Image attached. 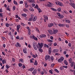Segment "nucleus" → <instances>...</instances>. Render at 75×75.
I'll list each match as a JSON object with an SVG mask.
<instances>
[{
  "instance_id": "1",
  "label": "nucleus",
  "mask_w": 75,
  "mask_h": 75,
  "mask_svg": "<svg viewBox=\"0 0 75 75\" xmlns=\"http://www.w3.org/2000/svg\"><path fill=\"white\" fill-rule=\"evenodd\" d=\"M45 59L46 61L48 60L49 61H51V56L48 55H46L45 57Z\"/></svg>"
},
{
  "instance_id": "2",
  "label": "nucleus",
  "mask_w": 75,
  "mask_h": 75,
  "mask_svg": "<svg viewBox=\"0 0 75 75\" xmlns=\"http://www.w3.org/2000/svg\"><path fill=\"white\" fill-rule=\"evenodd\" d=\"M55 3L57 5H58L60 6H61V7H62V6H63V4L62 2H61L57 1V2H55Z\"/></svg>"
},
{
  "instance_id": "3",
  "label": "nucleus",
  "mask_w": 75,
  "mask_h": 75,
  "mask_svg": "<svg viewBox=\"0 0 75 75\" xmlns=\"http://www.w3.org/2000/svg\"><path fill=\"white\" fill-rule=\"evenodd\" d=\"M57 14L58 15V16L61 18H63L64 17V16L62 15L59 12H57Z\"/></svg>"
},
{
  "instance_id": "4",
  "label": "nucleus",
  "mask_w": 75,
  "mask_h": 75,
  "mask_svg": "<svg viewBox=\"0 0 75 75\" xmlns=\"http://www.w3.org/2000/svg\"><path fill=\"white\" fill-rule=\"evenodd\" d=\"M64 59V58L63 57H61V58L58 60V62L61 63L62 61H63Z\"/></svg>"
},
{
  "instance_id": "5",
  "label": "nucleus",
  "mask_w": 75,
  "mask_h": 75,
  "mask_svg": "<svg viewBox=\"0 0 75 75\" xmlns=\"http://www.w3.org/2000/svg\"><path fill=\"white\" fill-rule=\"evenodd\" d=\"M36 43L34 42H33V47L34 50H37V47L36 46Z\"/></svg>"
},
{
  "instance_id": "6",
  "label": "nucleus",
  "mask_w": 75,
  "mask_h": 75,
  "mask_svg": "<svg viewBox=\"0 0 75 75\" xmlns=\"http://www.w3.org/2000/svg\"><path fill=\"white\" fill-rule=\"evenodd\" d=\"M41 38H45L47 37V35L45 34H42L39 36Z\"/></svg>"
},
{
  "instance_id": "7",
  "label": "nucleus",
  "mask_w": 75,
  "mask_h": 75,
  "mask_svg": "<svg viewBox=\"0 0 75 75\" xmlns=\"http://www.w3.org/2000/svg\"><path fill=\"white\" fill-rule=\"evenodd\" d=\"M37 73V69H34L33 72H32V74L34 75H35Z\"/></svg>"
},
{
  "instance_id": "8",
  "label": "nucleus",
  "mask_w": 75,
  "mask_h": 75,
  "mask_svg": "<svg viewBox=\"0 0 75 75\" xmlns=\"http://www.w3.org/2000/svg\"><path fill=\"white\" fill-rule=\"evenodd\" d=\"M69 4L70 5V6H72L73 8L75 9V4L74 3H69Z\"/></svg>"
},
{
  "instance_id": "9",
  "label": "nucleus",
  "mask_w": 75,
  "mask_h": 75,
  "mask_svg": "<svg viewBox=\"0 0 75 75\" xmlns=\"http://www.w3.org/2000/svg\"><path fill=\"white\" fill-rule=\"evenodd\" d=\"M43 17L44 18V21L45 22H46V21H47L48 20V16H44Z\"/></svg>"
},
{
  "instance_id": "10",
  "label": "nucleus",
  "mask_w": 75,
  "mask_h": 75,
  "mask_svg": "<svg viewBox=\"0 0 75 75\" xmlns=\"http://www.w3.org/2000/svg\"><path fill=\"white\" fill-rule=\"evenodd\" d=\"M54 25V23H49L48 25V27H52V26Z\"/></svg>"
},
{
  "instance_id": "11",
  "label": "nucleus",
  "mask_w": 75,
  "mask_h": 75,
  "mask_svg": "<svg viewBox=\"0 0 75 75\" xmlns=\"http://www.w3.org/2000/svg\"><path fill=\"white\" fill-rule=\"evenodd\" d=\"M38 45H39L40 48H42V47L44 46V45L42 44V43H38Z\"/></svg>"
},
{
  "instance_id": "12",
  "label": "nucleus",
  "mask_w": 75,
  "mask_h": 75,
  "mask_svg": "<svg viewBox=\"0 0 75 75\" xmlns=\"http://www.w3.org/2000/svg\"><path fill=\"white\" fill-rule=\"evenodd\" d=\"M15 46L16 47H21L20 44L18 42L16 43V45Z\"/></svg>"
},
{
  "instance_id": "13",
  "label": "nucleus",
  "mask_w": 75,
  "mask_h": 75,
  "mask_svg": "<svg viewBox=\"0 0 75 75\" xmlns=\"http://www.w3.org/2000/svg\"><path fill=\"white\" fill-rule=\"evenodd\" d=\"M27 48L25 47V48H24L23 50V52L25 53V54H27Z\"/></svg>"
},
{
  "instance_id": "14",
  "label": "nucleus",
  "mask_w": 75,
  "mask_h": 75,
  "mask_svg": "<svg viewBox=\"0 0 75 75\" xmlns=\"http://www.w3.org/2000/svg\"><path fill=\"white\" fill-rule=\"evenodd\" d=\"M59 51V50L58 49H54L53 50L52 52L54 53H56V52H58Z\"/></svg>"
},
{
  "instance_id": "15",
  "label": "nucleus",
  "mask_w": 75,
  "mask_h": 75,
  "mask_svg": "<svg viewBox=\"0 0 75 75\" xmlns=\"http://www.w3.org/2000/svg\"><path fill=\"white\" fill-rule=\"evenodd\" d=\"M34 69V67H32L28 69V71H30L31 72H32L33 70Z\"/></svg>"
},
{
  "instance_id": "16",
  "label": "nucleus",
  "mask_w": 75,
  "mask_h": 75,
  "mask_svg": "<svg viewBox=\"0 0 75 75\" xmlns=\"http://www.w3.org/2000/svg\"><path fill=\"white\" fill-rule=\"evenodd\" d=\"M33 38L35 40H36V41H37V40H38V38H37L35 37L34 35H33Z\"/></svg>"
},
{
  "instance_id": "17",
  "label": "nucleus",
  "mask_w": 75,
  "mask_h": 75,
  "mask_svg": "<svg viewBox=\"0 0 75 75\" xmlns=\"http://www.w3.org/2000/svg\"><path fill=\"white\" fill-rule=\"evenodd\" d=\"M70 64V66L72 67L74 66V65L75 64V62H72Z\"/></svg>"
},
{
  "instance_id": "18",
  "label": "nucleus",
  "mask_w": 75,
  "mask_h": 75,
  "mask_svg": "<svg viewBox=\"0 0 75 75\" xmlns=\"http://www.w3.org/2000/svg\"><path fill=\"white\" fill-rule=\"evenodd\" d=\"M29 10L31 11H34V9L31 7H30L29 8Z\"/></svg>"
},
{
  "instance_id": "19",
  "label": "nucleus",
  "mask_w": 75,
  "mask_h": 75,
  "mask_svg": "<svg viewBox=\"0 0 75 75\" xmlns=\"http://www.w3.org/2000/svg\"><path fill=\"white\" fill-rule=\"evenodd\" d=\"M54 57L53 56H51L50 57V60H51V62H53L54 60Z\"/></svg>"
},
{
  "instance_id": "20",
  "label": "nucleus",
  "mask_w": 75,
  "mask_h": 75,
  "mask_svg": "<svg viewBox=\"0 0 75 75\" xmlns=\"http://www.w3.org/2000/svg\"><path fill=\"white\" fill-rule=\"evenodd\" d=\"M48 31H49V33L50 34H53V31H52V30H48Z\"/></svg>"
},
{
  "instance_id": "21",
  "label": "nucleus",
  "mask_w": 75,
  "mask_h": 75,
  "mask_svg": "<svg viewBox=\"0 0 75 75\" xmlns=\"http://www.w3.org/2000/svg\"><path fill=\"white\" fill-rule=\"evenodd\" d=\"M48 53L49 54H51V47H50L49 48Z\"/></svg>"
},
{
  "instance_id": "22",
  "label": "nucleus",
  "mask_w": 75,
  "mask_h": 75,
  "mask_svg": "<svg viewBox=\"0 0 75 75\" xmlns=\"http://www.w3.org/2000/svg\"><path fill=\"white\" fill-rule=\"evenodd\" d=\"M57 10L58 12H60L61 11V8H59L57 9Z\"/></svg>"
},
{
  "instance_id": "23",
  "label": "nucleus",
  "mask_w": 75,
  "mask_h": 75,
  "mask_svg": "<svg viewBox=\"0 0 75 75\" xmlns=\"http://www.w3.org/2000/svg\"><path fill=\"white\" fill-rule=\"evenodd\" d=\"M58 30H55L53 31V33H54V34H57V33H58Z\"/></svg>"
},
{
  "instance_id": "24",
  "label": "nucleus",
  "mask_w": 75,
  "mask_h": 75,
  "mask_svg": "<svg viewBox=\"0 0 75 75\" xmlns=\"http://www.w3.org/2000/svg\"><path fill=\"white\" fill-rule=\"evenodd\" d=\"M25 8H28V5L27 4V2H26L25 3Z\"/></svg>"
},
{
  "instance_id": "25",
  "label": "nucleus",
  "mask_w": 75,
  "mask_h": 75,
  "mask_svg": "<svg viewBox=\"0 0 75 75\" xmlns=\"http://www.w3.org/2000/svg\"><path fill=\"white\" fill-rule=\"evenodd\" d=\"M37 16H35L33 18V21L34 22L36 20H37Z\"/></svg>"
},
{
  "instance_id": "26",
  "label": "nucleus",
  "mask_w": 75,
  "mask_h": 75,
  "mask_svg": "<svg viewBox=\"0 0 75 75\" xmlns=\"http://www.w3.org/2000/svg\"><path fill=\"white\" fill-rule=\"evenodd\" d=\"M21 27V25H18L17 26V29H19Z\"/></svg>"
},
{
  "instance_id": "27",
  "label": "nucleus",
  "mask_w": 75,
  "mask_h": 75,
  "mask_svg": "<svg viewBox=\"0 0 75 75\" xmlns=\"http://www.w3.org/2000/svg\"><path fill=\"white\" fill-rule=\"evenodd\" d=\"M32 57L33 58H36V57H38V55L37 54H35H35H33Z\"/></svg>"
},
{
  "instance_id": "28",
  "label": "nucleus",
  "mask_w": 75,
  "mask_h": 75,
  "mask_svg": "<svg viewBox=\"0 0 75 75\" xmlns=\"http://www.w3.org/2000/svg\"><path fill=\"white\" fill-rule=\"evenodd\" d=\"M29 3H34L35 1H34V0H29Z\"/></svg>"
},
{
  "instance_id": "29",
  "label": "nucleus",
  "mask_w": 75,
  "mask_h": 75,
  "mask_svg": "<svg viewBox=\"0 0 75 75\" xmlns=\"http://www.w3.org/2000/svg\"><path fill=\"white\" fill-rule=\"evenodd\" d=\"M22 16L24 17H27V14L25 13H22Z\"/></svg>"
},
{
  "instance_id": "30",
  "label": "nucleus",
  "mask_w": 75,
  "mask_h": 75,
  "mask_svg": "<svg viewBox=\"0 0 75 75\" xmlns=\"http://www.w3.org/2000/svg\"><path fill=\"white\" fill-rule=\"evenodd\" d=\"M13 3L14 4L16 5V6H17V5H18V4H17V1L15 0L13 1Z\"/></svg>"
},
{
  "instance_id": "31",
  "label": "nucleus",
  "mask_w": 75,
  "mask_h": 75,
  "mask_svg": "<svg viewBox=\"0 0 75 75\" xmlns=\"http://www.w3.org/2000/svg\"><path fill=\"white\" fill-rule=\"evenodd\" d=\"M64 63L66 65H68V62L67 61V60H65L64 61Z\"/></svg>"
},
{
  "instance_id": "32",
  "label": "nucleus",
  "mask_w": 75,
  "mask_h": 75,
  "mask_svg": "<svg viewBox=\"0 0 75 75\" xmlns=\"http://www.w3.org/2000/svg\"><path fill=\"white\" fill-rule=\"evenodd\" d=\"M51 9L53 11H57V9H55V8H51Z\"/></svg>"
},
{
  "instance_id": "33",
  "label": "nucleus",
  "mask_w": 75,
  "mask_h": 75,
  "mask_svg": "<svg viewBox=\"0 0 75 75\" xmlns=\"http://www.w3.org/2000/svg\"><path fill=\"white\" fill-rule=\"evenodd\" d=\"M65 22L66 23H71V21L69 20H66Z\"/></svg>"
},
{
  "instance_id": "34",
  "label": "nucleus",
  "mask_w": 75,
  "mask_h": 75,
  "mask_svg": "<svg viewBox=\"0 0 75 75\" xmlns=\"http://www.w3.org/2000/svg\"><path fill=\"white\" fill-rule=\"evenodd\" d=\"M38 10V11L39 13H41L42 12V10H41V9L40 8H38L37 9Z\"/></svg>"
},
{
  "instance_id": "35",
  "label": "nucleus",
  "mask_w": 75,
  "mask_h": 75,
  "mask_svg": "<svg viewBox=\"0 0 75 75\" xmlns=\"http://www.w3.org/2000/svg\"><path fill=\"white\" fill-rule=\"evenodd\" d=\"M38 50L40 52H43V50H42V49H41V48H40Z\"/></svg>"
},
{
  "instance_id": "36",
  "label": "nucleus",
  "mask_w": 75,
  "mask_h": 75,
  "mask_svg": "<svg viewBox=\"0 0 75 75\" xmlns=\"http://www.w3.org/2000/svg\"><path fill=\"white\" fill-rule=\"evenodd\" d=\"M34 65H38V63H37V60H35L34 62Z\"/></svg>"
},
{
  "instance_id": "37",
  "label": "nucleus",
  "mask_w": 75,
  "mask_h": 75,
  "mask_svg": "<svg viewBox=\"0 0 75 75\" xmlns=\"http://www.w3.org/2000/svg\"><path fill=\"white\" fill-rule=\"evenodd\" d=\"M47 41H48V42H53V40H51L47 39Z\"/></svg>"
},
{
  "instance_id": "38",
  "label": "nucleus",
  "mask_w": 75,
  "mask_h": 75,
  "mask_svg": "<svg viewBox=\"0 0 75 75\" xmlns=\"http://www.w3.org/2000/svg\"><path fill=\"white\" fill-rule=\"evenodd\" d=\"M58 25L59 27H63V25H64V24H61V23H59L58 24Z\"/></svg>"
},
{
  "instance_id": "39",
  "label": "nucleus",
  "mask_w": 75,
  "mask_h": 75,
  "mask_svg": "<svg viewBox=\"0 0 75 75\" xmlns=\"http://www.w3.org/2000/svg\"><path fill=\"white\" fill-rule=\"evenodd\" d=\"M23 11H24V12H25V13H27V11H28V9L25 8H24V9H23Z\"/></svg>"
},
{
  "instance_id": "40",
  "label": "nucleus",
  "mask_w": 75,
  "mask_h": 75,
  "mask_svg": "<svg viewBox=\"0 0 75 75\" xmlns=\"http://www.w3.org/2000/svg\"><path fill=\"white\" fill-rule=\"evenodd\" d=\"M33 18H32L30 17L29 19L28 20V21H33Z\"/></svg>"
},
{
  "instance_id": "41",
  "label": "nucleus",
  "mask_w": 75,
  "mask_h": 75,
  "mask_svg": "<svg viewBox=\"0 0 75 75\" xmlns=\"http://www.w3.org/2000/svg\"><path fill=\"white\" fill-rule=\"evenodd\" d=\"M35 8H37L38 9V5L37 4L34 7Z\"/></svg>"
},
{
  "instance_id": "42",
  "label": "nucleus",
  "mask_w": 75,
  "mask_h": 75,
  "mask_svg": "<svg viewBox=\"0 0 75 75\" xmlns=\"http://www.w3.org/2000/svg\"><path fill=\"white\" fill-rule=\"evenodd\" d=\"M69 63H71L72 61V59L71 58H70L69 60Z\"/></svg>"
},
{
  "instance_id": "43",
  "label": "nucleus",
  "mask_w": 75,
  "mask_h": 75,
  "mask_svg": "<svg viewBox=\"0 0 75 75\" xmlns=\"http://www.w3.org/2000/svg\"><path fill=\"white\" fill-rule=\"evenodd\" d=\"M19 61H20V62H22V63H23V62H24V61L23 60V59H19Z\"/></svg>"
},
{
  "instance_id": "44",
  "label": "nucleus",
  "mask_w": 75,
  "mask_h": 75,
  "mask_svg": "<svg viewBox=\"0 0 75 75\" xmlns=\"http://www.w3.org/2000/svg\"><path fill=\"white\" fill-rule=\"evenodd\" d=\"M6 67L7 69H8L10 68V66L7 64L6 65Z\"/></svg>"
},
{
  "instance_id": "45",
  "label": "nucleus",
  "mask_w": 75,
  "mask_h": 75,
  "mask_svg": "<svg viewBox=\"0 0 75 75\" xmlns=\"http://www.w3.org/2000/svg\"><path fill=\"white\" fill-rule=\"evenodd\" d=\"M44 47H46V48H48V47H49L48 45L46 44H44Z\"/></svg>"
},
{
  "instance_id": "46",
  "label": "nucleus",
  "mask_w": 75,
  "mask_h": 75,
  "mask_svg": "<svg viewBox=\"0 0 75 75\" xmlns=\"http://www.w3.org/2000/svg\"><path fill=\"white\" fill-rule=\"evenodd\" d=\"M54 70L55 72H57V73H59V71H58L57 69H54Z\"/></svg>"
},
{
  "instance_id": "47",
  "label": "nucleus",
  "mask_w": 75,
  "mask_h": 75,
  "mask_svg": "<svg viewBox=\"0 0 75 75\" xmlns=\"http://www.w3.org/2000/svg\"><path fill=\"white\" fill-rule=\"evenodd\" d=\"M5 25L6 27H9V24H8V23H6L5 24Z\"/></svg>"
},
{
  "instance_id": "48",
  "label": "nucleus",
  "mask_w": 75,
  "mask_h": 75,
  "mask_svg": "<svg viewBox=\"0 0 75 75\" xmlns=\"http://www.w3.org/2000/svg\"><path fill=\"white\" fill-rule=\"evenodd\" d=\"M71 45H72V44H71V43L70 42L69 43L68 46H69V47H71Z\"/></svg>"
},
{
  "instance_id": "49",
  "label": "nucleus",
  "mask_w": 75,
  "mask_h": 75,
  "mask_svg": "<svg viewBox=\"0 0 75 75\" xmlns=\"http://www.w3.org/2000/svg\"><path fill=\"white\" fill-rule=\"evenodd\" d=\"M21 25H22L23 26H24L25 25L23 23H21Z\"/></svg>"
},
{
  "instance_id": "50",
  "label": "nucleus",
  "mask_w": 75,
  "mask_h": 75,
  "mask_svg": "<svg viewBox=\"0 0 75 75\" xmlns=\"http://www.w3.org/2000/svg\"><path fill=\"white\" fill-rule=\"evenodd\" d=\"M3 13H0V17H3Z\"/></svg>"
},
{
  "instance_id": "51",
  "label": "nucleus",
  "mask_w": 75,
  "mask_h": 75,
  "mask_svg": "<svg viewBox=\"0 0 75 75\" xmlns=\"http://www.w3.org/2000/svg\"><path fill=\"white\" fill-rule=\"evenodd\" d=\"M55 65V64L54 63H53L51 64V67L53 68L54 66Z\"/></svg>"
},
{
  "instance_id": "52",
  "label": "nucleus",
  "mask_w": 75,
  "mask_h": 75,
  "mask_svg": "<svg viewBox=\"0 0 75 75\" xmlns=\"http://www.w3.org/2000/svg\"><path fill=\"white\" fill-rule=\"evenodd\" d=\"M1 38H2L3 39V40L4 41H6V38H4V37H1Z\"/></svg>"
},
{
  "instance_id": "53",
  "label": "nucleus",
  "mask_w": 75,
  "mask_h": 75,
  "mask_svg": "<svg viewBox=\"0 0 75 75\" xmlns=\"http://www.w3.org/2000/svg\"><path fill=\"white\" fill-rule=\"evenodd\" d=\"M18 66L19 67H21V66H22V64L21 63H19L18 64Z\"/></svg>"
},
{
  "instance_id": "54",
  "label": "nucleus",
  "mask_w": 75,
  "mask_h": 75,
  "mask_svg": "<svg viewBox=\"0 0 75 75\" xmlns=\"http://www.w3.org/2000/svg\"><path fill=\"white\" fill-rule=\"evenodd\" d=\"M2 64H4L5 63V59H4L2 61Z\"/></svg>"
},
{
  "instance_id": "55",
  "label": "nucleus",
  "mask_w": 75,
  "mask_h": 75,
  "mask_svg": "<svg viewBox=\"0 0 75 75\" xmlns=\"http://www.w3.org/2000/svg\"><path fill=\"white\" fill-rule=\"evenodd\" d=\"M13 11H14L15 10H16V6H14L13 7Z\"/></svg>"
},
{
  "instance_id": "56",
  "label": "nucleus",
  "mask_w": 75,
  "mask_h": 75,
  "mask_svg": "<svg viewBox=\"0 0 75 75\" xmlns=\"http://www.w3.org/2000/svg\"><path fill=\"white\" fill-rule=\"evenodd\" d=\"M47 6L48 7H52V6L50 4H47Z\"/></svg>"
},
{
  "instance_id": "57",
  "label": "nucleus",
  "mask_w": 75,
  "mask_h": 75,
  "mask_svg": "<svg viewBox=\"0 0 75 75\" xmlns=\"http://www.w3.org/2000/svg\"><path fill=\"white\" fill-rule=\"evenodd\" d=\"M8 35H11V32H9V33H8Z\"/></svg>"
},
{
  "instance_id": "58",
  "label": "nucleus",
  "mask_w": 75,
  "mask_h": 75,
  "mask_svg": "<svg viewBox=\"0 0 75 75\" xmlns=\"http://www.w3.org/2000/svg\"><path fill=\"white\" fill-rule=\"evenodd\" d=\"M50 73L51 74H52V71L51 70H50L49 71Z\"/></svg>"
},
{
  "instance_id": "59",
  "label": "nucleus",
  "mask_w": 75,
  "mask_h": 75,
  "mask_svg": "<svg viewBox=\"0 0 75 75\" xmlns=\"http://www.w3.org/2000/svg\"><path fill=\"white\" fill-rule=\"evenodd\" d=\"M6 10H8V11H11L10 9V8H9L8 7L7 8Z\"/></svg>"
},
{
  "instance_id": "60",
  "label": "nucleus",
  "mask_w": 75,
  "mask_h": 75,
  "mask_svg": "<svg viewBox=\"0 0 75 75\" xmlns=\"http://www.w3.org/2000/svg\"><path fill=\"white\" fill-rule=\"evenodd\" d=\"M20 4H23V1H21L19 2Z\"/></svg>"
},
{
  "instance_id": "61",
  "label": "nucleus",
  "mask_w": 75,
  "mask_h": 75,
  "mask_svg": "<svg viewBox=\"0 0 75 75\" xmlns=\"http://www.w3.org/2000/svg\"><path fill=\"white\" fill-rule=\"evenodd\" d=\"M3 12V10L2 8H1L0 9V13H2Z\"/></svg>"
},
{
  "instance_id": "62",
  "label": "nucleus",
  "mask_w": 75,
  "mask_h": 75,
  "mask_svg": "<svg viewBox=\"0 0 75 75\" xmlns=\"http://www.w3.org/2000/svg\"><path fill=\"white\" fill-rule=\"evenodd\" d=\"M48 45H49V46H51L52 45V43H49L48 44Z\"/></svg>"
},
{
  "instance_id": "63",
  "label": "nucleus",
  "mask_w": 75,
  "mask_h": 75,
  "mask_svg": "<svg viewBox=\"0 0 75 75\" xmlns=\"http://www.w3.org/2000/svg\"><path fill=\"white\" fill-rule=\"evenodd\" d=\"M54 46H57V43L55 42L54 43Z\"/></svg>"
},
{
  "instance_id": "64",
  "label": "nucleus",
  "mask_w": 75,
  "mask_h": 75,
  "mask_svg": "<svg viewBox=\"0 0 75 75\" xmlns=\"http://www.w3.org/2000/svg\"><path fill=\"white\" fill-rule=\"evenodd\" d=\"M16 38L18 39H20V37L18 36L16 37Z\"/></svg>"
}]
</instances>
